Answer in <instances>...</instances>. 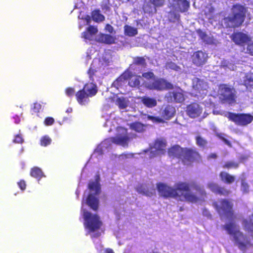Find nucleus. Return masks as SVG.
<instances>
[{"mask_svg":"<svg viewBox=\"0 0 253 253\" xmlns=\"http://www.w3.org/2000/svg\"><path fill=\"white\" fill-rule=\"evenodd\" d=\"M247 8L243 5L237 3L233 4L231 13L223 18V22L226 28L235 29L241 27L246 17Z\"/></svg>","mask_w":253,"mask_h":253,"instance_id":"nucleus-4","label":"nucleus"},{"mask_svg":"<svg viewBox=\"0 0 253 253\" xmlns=\"http://www.w3.org/2000/svg\"><path fill=\"white\" fill-rule=\"evenodd\" d=\"M196 144L201 148H206L208 144V141L200 135H197L195 137Z\"/></svg>","mask_w":253,"mask_h":253,"instance_id":"nucleus-33","label":"nucleus"},{"mask_svg":"<svg viewBox=\"0 0 253 253\" xmlns=\"http://www.w3.org/2000/svg\"><path fill=\"white\" fill-rule=\"evenodd\" d=\"M13 141L15 143L21 144L23 142V139L20 134H17L15 135Z\"/></svg>","mask_w":253,"mask_h":253,"instance_id":"nucleus-48","label":"nucleus"},{"mask_svg":"<svg viewBox=\"0 0 253 253\" xmlns=\"http://www.w3.org/2000/svg\"><path fill=\"white\" fill-rule=\"evenodd\" d=\"M129 138L126 135H117L112 138V142L116 144L126 145L127 144Z\"/></svg>","mask_w":253,"mask_h":253,"instance_id":"nucleus-25","label":"nucleus"},{"mask_svg":"<svg viewBox=\"0 0 253 253\" xmlns=\"http://www.w3.org/2000/svg\"><path fill=\"white\" fill-rule=\"evenodd\" d=\"M167 68L168 69H170L174 70H177L179 68V66H178L176 64L170 62L167 64L166 65Z\"/></svg>","mask_w":253,"mask_h":253,"instance_id":"nucleus-46","label":"nucleus"},{"mask_svg":"<svg viewBox=\"0 0 253 253\" xmlns=\"http://www.w3.org/2000/svg\"><path fill=\"white\" fill-rule=\"evenodd\" d=\"M124 34L128 37H134L138 34L137 28L126 25L124 27Z\"/></svg>","mask_w":253,"mask_h":253,"instance_id":"nucleus-29","label":"nucleus"},{"mask_svg":"<svg viewBox=\"0 0 253 253\" xmlns=\"http://www.w3.org/2000/svg\"><path fill=\"white\" fill-rule=\"evenodd\" d=\"M52 140L48 135H44L42 136L40 139V145L43 147H46L49 145L51 143Z\"/></svg>","mask_w":253,"mask_h":253,"instance_id":"nucleus-37","label":"nucleus"},{"mask_svg":"<svg viewBox=\"0 0 253 253\" xmlns=\"http://www.w3.org/2000/svg\"><path fill=\"white\" fill-rule=\"evenodd\" d=\"M75 89L73 87H68L65 89V93L69 97L73 96L75 94Z\"/></svg>","mask_w":253,"mask_h":253,"instance_id":"nucleus-44","label":"nucleus"},{"mask_svg":"<svg viewBox=\"0 0 253 253\" xmlns=\"http://www.w3.org/2000/svg\"><path fill=\"white\" fill-rule=\"evenodd\" d=\"M244 84L245 85H252L253 84V79L251 78H247L244 80Z\"/></svg>","mask_w":253,"mask_h":253,"instance_id":"nucleus-54","label":"nucleus"},{"mask_svg":"<svg viewBox=\"0 0 253 253\" xmlns=\"http://www.w3.org/2000/svg\"><path fill=\"white\" fill-rule=\"evenodd\" d=\"M96 72H97V71L92 67V65H91L88 70V74L90 80H91L92 81H94L93 77H94V76L95 75V74Z\"/></svg>","mask_w":253,"mask_h":253,"instance_id":"nucleus-41","label":"nucleus"},{"mask_svg":"<svg viewBox=\"0 0 253 253\" xmlns=\"http://www.w3.org/2000/svg\"><path fill=\"white\" fill-rule=\"evenodd\" d=\"M173 14L174 15V17L175 19H177V20L179 19L180 15L179 14H176L174 13H173Z\"/></svg>","mask_w":253,"mask_h":253,"instance_id":"nucleus-59","label":"nucleus"},{"mask_svg":"<svg viewBox=\"0 0 253 253\" xmlns=\"http://www.w3.org/2000/svg\"><path fill=\"white\" fill-rule=\"evenodd\" d=\"M150 253H159L158 251H152Z\"/></svg>","mask_w":253,"mask_h":253,"instance_id":"nucleus-60","label":"nucleus"},{"mask_svg":"<svg viewBox=\"0 0 253 253\" xmlns=\"http://www.w3.org/2000/svg\"><path fill=\"white\" fill-rule=\"evenodd\" d=\"M105 252V253H114L113 250L111 249H107Z\"/></svg>","mask_w":253,"mask_h":253,"instance_id":"nucleus-58","label":"nucleus"},{"mask_svg":"<svg viewBox=\"0 0 253 253\" xmlns=\"http://www.w3.org/2000/svg\"><path fill=\"white\" fill-rule=\"evenodd\" d=\"M176 4L181 12H185L188 11L190 3L187 0H176Z\"/></svg>","mask_w":253,"mask_h":253,"instance_id":"nucleus-28","label":"nucleus"},{"mask_svg":"<svg viewBox=\"0 0 253 253\" xmlns=\"http://www.w3.org/2000/svg\"><path fill=\"white\" fill-rule=\"evenodd\" d=\"M165 0H150L151 2L156 7L163 6L165 3Z\"/></svg>","mask_w":253,"mask_h":253,"instance_id":"nucleus-42","label":"nucleus"},{"mask_svg":"<svg viewBox=\"0 0 253 253\" xmlns=\"http://www.w3.org/2000/svg\"><path fill=\"white\" fill-rule=\"evenodd\" d=\"M168 153L169 157L178 159L184 166H191L202 162V157L196 148L175 145L169 148Z\"/></svg>","mask_w":253,"mask_h":253,"instance_id":"nucleus-2","label":"nucleus"},{"mask_svg":"<svg viewBox=\"0 0 253 253\" xmlns=\"http://www.w3.org/2000/svg\"><path fill=\"white\" fill-rule=\"evenodd\" d=\"M86 204L94 211H97L99 209V200L93 194H89L86 200Z\"/></svg>","mask_w":253,"mask_h":253,"instance_id":"nucleus-18","label":"nucleus"},{"mask_svg":"<svg viewBox=\"0 0 253 253\" xmlns=\"http://www.w3.org/2000/svg\"><path fill=\"white\" fill-rule=\"evenodd\" d=\"M30 175L38 180L45 176L42 169L37 167H34L31 169Z\"/></svg>","mask_w":253,"mask_h":253,"instance_id":"nucleus-26","label":"nucleus"},{"mask_svg":"<svg viewBox=\"0 0 253 253\" xmlns=\"http://www.w3.org/2000/svg\"><path fill=\"white\" fill-rule=\"evenodd\" d=\"M231 39L237 45L244 46L251 40L250 38L246 34L241 32L233 33L230 36Z\"/></svg>","mask_w":253,"mask_h":253,"instance_id":"nucleus-15","label":"nucleus"},{"mask_svg":"<svg viewBox=\"0 0 253 253\" xmlns=\"http://www.w3.org/2000/svg\"><path fill=\"white\" fill-rule=\"evenodd\" d=\"M42 109V105L38 103L35 102L33 104V107L31 108L32 113H38L40 112Z\"/></svg>","mask_w":253,"mask_h":253,"instance_id":"nucleus-39","label":"nucleus"},{"mask_svg":"<svg viewBox=\"0 0 253 253\" xmlns=\"http://www.w3.org/2000/svg\"><path fill=\"white\" fill-rule=\"evenodd\" d=\"M218 137L221 140H222L224 143L225 144H226V145H227L228 146H229V147H231V142L228 140H227V139L225 138L224 137H223L221 134H218Z\"/></svg>","mask_w":253,"mask_h":253,"instance_id":"nucleus-53","label":"nucleus"},{"mask_svg":"<svg viewBox=\"0 0 253 253\" xmlns=\"http://www.w3.org/2000/svg\"><path fill=\"white\" fill-rule=\"evenodd\" d=\"M227 118L239 126H246L253 121V116L250 114L228 112Z\"/></svg>","mask_w":253,"mask_h":253,"instance_id":"nucleus-10","label":"nucleus"},{"mask_svg":"<svg viewBox=\"0 0 253 253\" xmlns=\"http://www.w3.org/2000/svg\"><path fill=\"white\" fill-rule=\"evenodd\" d=\"M220 91V100L222 103L232 104L236 102V90L226 84H220L219 85Z\"/></svg>","mask_w":253,"mask_h":253,"instance_id":"nucleus-9","label":"nucleus"},{"mask_svg":"<svg viewBox=\"0 0 253 253\" xmlns=\"http://www.w3.org/2000/svg\"><path fill=\"white\" fill-rule=\"evenodd\" d=\"M156 185L160 195L165 198H178L181 201L196 203L207 195L203 186L195 181L178 182L174 184V188L161 182Z\"/></svg>","mask_w":253,"mask_h":253,"instance_id":"nucleus-1","label":"nucleus"},{"mask_svg":"<svg viewBox=\"0 0 253 253\" xmlns=\"http://www.w3.org/2000/svg\"><path fill=\"white\" fill-rule=\"evenodd\" d=\"M116 104L121 109H125L127 106V101L124 97H118L116 99Z\"/></svg>","mask_w":253,"mask_h":253,"instance_id":"nucleus-35","label":"nucleus"},{"mask_svg":"<svg viewBox=\"0 0 253 253\" xmlns=\"http://www.w3.org/2000/svg\"><path fill=\"white\" fill-rule=\"evenodd\" d=\"M130 128L138 132H142L144 130V125L139 122H134L130 125Z\"/></svg>","mask_w":253,"mask_h":253,"instance_id":"nucleus-34","label":"nucleus"},{"mask_svg":"<svg viewBox=\"0 0 253 253\" xmlns=\"http://www.w3.org/2000/svg\"><path fill=\"white\" fill-rule=\"evenodd\" d=\"M91 17L92 20L96 22H102L104 20V16L100 13L99 9L94 10L91 12Z\"/></svg>","mask_w":253,"mask_h":253,"instance_id":"nucleus-31","label":"nucleus"},{"mask_svg":"<svg viewBox=\"0 0 253 253\" xmlns=\"http://www.w3.org/2000/svg\"><path fill=\"white\" fill-rule=\"evenodd\" d=\"M137 192L147 197H152L156 194L154 186H148L146 184H140L136 188Z\"/></svg>","mask_w":253,"mask_h":253,"instance_id":"nucleus-16","label":"nucleus"},{"mask_svg":"<svg viewBox=\"0 0 253 253\" xmlns=\"http://www.w3.org/2000/svg\"><path fill=\"white\" fill-rule=\"evenodd\" d=\"M175 113V108L172 105H167L162 113V117L166 119L169 120L174 115Z\"/></svg>","mask_w":253,"mask_h":253,"instance_id":"nucleus-23","label":"nucleus"},{"mask_svg":"<svg viewBox=\"0 0 253 253\" xmlns=\"http://www.w3.org/2000/svg\"><path fill=\"white\" fill-rule=\"evenodd\" d=\"M83 88L90 97L95 95L98 91L96 84L93 83H87L85 84Z\"/></svg>","mask_w":253,"mask_h":253,"instance_id":"nucleus-20","label":"nucleus"},{"mask_svg":"<svg viewBox=\"0 0 253 253\" xmlns=\"http://www.w3.org/2000/svg\"><path fill=\"white\" fill-rule=\"evenodd\" d=\"M140 99L141 103L147 108H152L157 105V100L155 98L145 95L141 97Z\"/></svg>","mask_w":253,"mask_h":253,"instance_id":"nucleus-19","label":"nucleus"},{"mask_svg":"<svg viewBox=\"0 0 253 253\" xmlns=\"http://www.w3.org/2000/svg\"><path fill=\"white\" fill-rule=\"evenodd\" d=\"M88 188L91 191L94 192V195H98L100 193L101 187L98 179H96L95 181L89 182Z\"/></svg>","mask_w":253,"mask_h":253,"instance_id":"nucleus-27","label":"nucleus"},{"mask_svg":"<svg viewBox=\"0 0 253 253\" xmlns=\"http://www.w3.org/2000/svg\"><path fill=\"white\" fill-rule=\"evenodd\" d=\"M219 176L221 180L227 184H231L235 180V177L234 176L226 172H220L219 173Z\"/></svg>","mask_w":253,"mask_h":253,"instance_id":"nucleus-24","label":"nucleus"},{"mask_svg":"<svg viewBox=\"0 0 253 253\" xmlns=\"http://www.w3.org/2000/svg\"><path fill=\"white\" fill-rule=\"evenodd\" d=\"M192 87L197 95H206L208 88V84L203 80L196 78L193 81Z\"/></svg>","mask_w":253,"mask_h":253,"instance_id":"nucleus-12","label":"nucleus"},{"mask_svg":"<svg viewBox=\"0 0 253 253\" xmlns=\"http://www.w3.org/2000/svg\"><path fill=\"white\" fill-rule=\"evenodd\" d=\"M154 145L156 148L160 149H161L162 147H165L166 146V144L164 143L162 141H156Z\"/></svg>","mask_w":253,"mask_h":253,"instance_id":"nucleus-51","label":"nucleus"},{"mask_svg":"<svg viewBox=\"0 0 253 253\" xmlns=\"http://www.w3.org/2000/svg\"><path fill=\"white\" fill-rule=\"evenodd\" d=\"M191 58L194 65L197 67H202L207 63L208 55L202 50H198L193 53Z\"/></svg>","mask_w":253,"mask_h":253,"instance_id":"nucleus-13","label":"nucleus"},{"mask_svg":"<svg viewBox=\"0 0 253 253\" xmlns=\"http://www.w3.org/2000/svg\"><path fill=\"white\" fill-rule=\"evenodd\" d=\"M174 101L176 103H182L185 100L183 93L180 91H173L171 92Z\"/></svg>","mask_w":253,"mask_h":253,"instance_id":"nucleus-32","label":"nucleus"},{"mask_svg":"<svg viewBox=\"0 0 253 253\" xmlns=\"http://www.w3.org/2000/svg\"><path fill=\"white\" fill-rule=\"evenodd\" d=\"M54 119L52 117H46L44 121V124L45 126H51L54 123Z\"/></svg>","mask_w":253,"mask_h":253,"instance_id":"nucleus-43","label":"nucleus"},{"mask_svg":"<svg viewBox=\"0 0 253 253\" xmlns=\"http://www.w3.org/2000/svg\"><path fill=\"white\" fill-rule=\"evenodd\" d=\"M84 225L85 229L89 233H92V238H98L101 235L98 231L103 226V222L98 214L92 213L91 212L84 209L83 210Z\"/></svg>","mask_w":253,"mask_h":253,"instance_id":"nucleus-6","label":"nucleus"},{"mask_svg":"<svg viewBox=\"0 0 253 253\" xmlns=\"http://www.w3.org/2000/svg\"><path fill=\"white\" fill-rule=\"evenodd\" d=\"M17 184H18V185L19 187L22 191H24V190H25L26 189V184L25 181L24 180H23V179L20 180L17 183Z\"/></svg>","mask_w":253,"mask_h":253,"instance_id":"nucleus-49","label":"nucleus"},{"mask_svg":"<svg viewBox=\"0 0 253 253\" xmlns=\"http://www.w3.org/2000/svg\"><path fill=\"white\" fill-rule=\"evenodd\" d=\"M197 33L201 39L202 40H205V38L207 37V34L205 32H203L200 29L197 30Z\"/></svg>","mask_w":253,"mask_h":253,"instance_id":"nucleus-52","label":"nucleus"},{"mask_svg":"<svg viewBox=\"0 0 253 253\" xmlns=\"http://www.w3.org/2000/svg\"><path fill=\"white\" fill-rule=\"evenodd\" d=\"M239 166V163L234 161H227L222 166V168L226 169H237Z\"/></svg>","mask_w":253,"mask_h":253,"instance_id":"nucleus-36","label":"nucleus"},{"mask_svg":"<svg viewBox=\"0 0 253 253\" xmlns=\"http://www.w3.org/2000/svg\"><path fill=\"white\" fill-rule=\"evenodd\" d=\"M147 119L149 120L152 121L153 123H163L164 122V120L159 117H155L151 115H148Z\"/></svg>","mask_w":253,"mask_h":253,"instance_id":"nucleus-40","label":"nucleus"},{"mask_svg":"<svg viewBox=\"0 0 253 253\" xmlns=\"http://www.w3.org/2000/svg\"><path fill=\"white\" fill-rule=\"evenodd\" d=\"M90 34L87 32H84L82 33V37L85 39H89L90 38Z\"/></svg>","mask_w":253,"mask_h":253,"instance_id":"nucleus-55","label":"nucleus"},{"mask_svg":"<svg viewBox=\"0 0 253 253\" xmlns=\"http://www.w3.org/2000/svg\"><path fill=\"white\" fill-rule=\"evenodd\" d=\"M147 65L146 59L142 56H136L133 58L132 63L129 65V68H131L133 65L141 66L145 67Z\"/></svg>","mask_w":253,"mask_h":253,"instance_id":"nucleus-30","label":"nucleus"},{"mask_svg":"<svg viewBox=\"0 0 253 253\" xmlns=\"http://www.w3.org/2000/svg\"><path fill=\"white\" fill-rule=\"evenodd\" d=\"M75 96L77 102L81 105H85L89 102L90 97L83 88L78 91Z\"/></svg>","mask_w":253,"mask_h":253,"instance_id":"nucleus-17","label":"nucleus"},{"mask_svg":"<svg viewBox=\"0 0 253 253\" xmlns=\"http://www.w3.org/2000/svg\"><path fill=\"white\" fill-rule=\"evenodd\" d=\"M13 119H14V122L15 124H18L20 122V119L17 115L14 116Z\"/></svg>","mask_w":253,"mask_h":253,"instance_id":"nucleus-57","label":"nucleus"},{"mask_svg":"<svg viewBox=\"0 0 253 253\" xmlns=\"http://www.w3.org/2000/svg\"><path fill=\"white\" fill-rule=\"evenodd\" d=\"M247 50L249 54L253 56V42L248 44Z\"/></svg>","mask_w":253,"mask_h":253,"instance_id":"nucleus-50","label":"nucleus"},{"mask_svg":"<svg viewBox=\"0 0 253 253\" xmlns=\"http://www.w3.org/2000/svg\"><path fill=\"white\" fill-rule=\"evenodd\" d=\"M217 158V155L215 153H211L208 156V159H215Z\"/></svg>","mask_w":253,"mask_h":253,"instance_id":"nucleus-56","label":"nucleus"},{"mask_svg":"<svg viewBox=\"0 0 253 253\" xmlns=\"http://www.w3.org/2000/svg\"><path fill=\"white\" fill-rule=\"evenodd\" d=\"M207 187L214 194L219 196L226 197L231 193V191L225 186H220L217 183L213 182H209L207 184Z\"/></svg>","mask_w":253,"mask_h":253,"instance_id":"nucleus-11","label":"nucleus"},{"mask_svg":"<svg viewBox=\"0 0 253 253\" xmlns=\"http://www.w3.org/2000/svg\"><path fill=\"white\" fill-rule=\"evenodd\" d=\"M141 76L134 75L132 72L126 70L113 83L117 88L121 86L125 81L128 80V85L131 87L139 88Z\"/></svg>","mask_w":253,"mask_h":253,"instance_id":"nucleus-8","label":"nucleus"},{"mask_svg":"<svg viewBox=\"0 0 253 253\" xmlns=\"http://www.w3.org/2000/svg\"><path fill=\"white\" fill-rule=\"evenodd\" d=\"M87 32L89 33V34L90 35H95L96 34L97 32H98V30L97 29V28L93 26H89L88 28H87Z\"/></svg>","mask_w":253,"mask_h":253,"instance_id":"nucleus-45","label":"nucleus"},{"mask_svg":"<svg viewBox=\"0 0 253 253\" xmlns=\"http://www.w3.org/2000/svg\"><path fill=\"white\" fill-rule=\"evenodd\" d=\"M116 38L110 34H100L98 37V41L106 44H112L115 43Z\"/></svg>","mask_w":253,"mask_h":253,"instance_id":"nucleus-21","label":"nucleus"},{"mask_svg":"<svg viewBox=\"0 0 253 253\" xmlns=\"http://www.w3.org/2000/svg\"><path fill=\"white\" fill-rule=\"evenodd\" d=\"M142 77L147 80L151 81H144L142 83L143 87L149 90L164 91L172 89L174 86L172 84L163 78L156 77L153 72L148 71L143 73Z\"/></svg>","mask_w":253,"mask_h":253,"instance_id":"nucleus-5","label":"nucleus"},{"mask_svg":"<svg viewBox=\"0 0 253 253\" xmlns=\"http://www.w3.org/2000/svg\"><path fill=\"white\" fill-rule=\"evenodd\" d=\"M212 206L220 216L225 217L230 219L236 218L233 210V204L227 199H220L218 201L212 203Z\"/></svg>","mask_w":253,"mask_h":253,"instance_id":"nucleus-7","label":"nucleus"},{"mask_svg":"<svg viewBox=\"0 0 253 253\" xmlns=\"http://www.w3.org/2000/svg\"><path fill=\"white\" fill-rule=\"evenodd\" d=\"M242 224L245 231L252 234L253 233V215L249 218L243 219Z\"/></svg>","mask_w":253,"mask_h":253,"instance_id":"nucleus-22","label":"nucleus"},{"mask_svg":"<svg viewBox=\"0 0 253 253\" xmlns=\"http://www.w3.org/2000/svg\"><path fill=\"white\" fill-rule=\"evenodd\" d=\"M202 111V108L196 102H192L186 106V114L191 118L200 116Z\"/></svg>","mask_w":253,"mask_h":253,"instance_id":"nucleus-14","label":"nucleus"},{"mask_svg":"<svg viewBox=\"0 0 253 253\" xmlns=\"http://www.w3.org/2000/svg\"><path fill=\"white\" fill-rule=\"evenodd\" d=\"M222 228L229 235L234 244L241 251L245 252L253 246L248 236L240 229L235 223L233 222L226 223L222 226Z\"/></svg>","mask_w":253,"mask_h":253,"instance_id":"nucleus-3","label":"nucleus"},{"mask_svg":"<svg viewBox=\"0 0 253 253\" xmlns=\"http://www.w3.org/2000/svg\"><path fill=\"white\" fill-rule=\"evenodd\" d=\"M241 190L244 193H248L249 192V185L246 181L245 177L241 178Z\"/></svg>","mask_w":253,"mask_h":253,"instance_id":"nucleus-38","label":"nucleus"},{"mask_svg":"<svg viewBox=\"0 0 253 253\" xmlns=\"http://www.w3.org/2000/svg\"><path fill=\"white\" fill-rule=\"evenodd\" d=\"M105 30L110 34H115L116 32L113 27L109 24H107L105 27Z\"/></svg>","mask_w":253,"mask_h":253,"instance_id":"nucleus-47","label":"nucleus"}]
</instances>
